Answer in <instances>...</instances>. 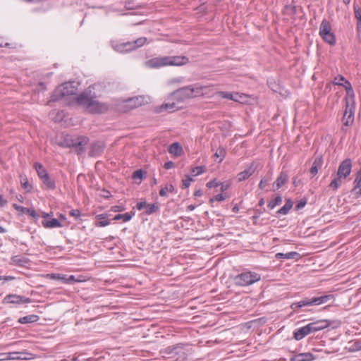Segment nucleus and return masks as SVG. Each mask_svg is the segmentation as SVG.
Here are the masks:
<instances>
[{
  "label": "nucleus",
  "mask_w": 361,
  "mask_h": 361,
  "mask_svg": "<svg viewBox=\"0 0 361 361\" xmlns=\"http://www.w3.org/2000/svg\"><path fill=\"white\" fill-rule=\"evenodd\" d=\"M75 99L78 105L90 113H103L108 109L106 104L99 103L94 97L91 95L90 90H86L77 96Z\"/></svg>",
  "instance_id": "f257e3e1"
},
{
  "label": "nucleus",
  "mask_w": 361,
  "mask_h": 361,
  "mask_svg": "<svg viewBox=\"0 0 361 361\" xmlns=\"http://www.w3.org/2000/svg\"><path fill=\"white\" fill-rule=\"evenodd\" d=\"M352 161L350 159H345L339 165L336 176L329 185V188L333 190H336L342 184L343 180L345 179L351 172Z\"/></svg>",
  "instance_id": "f03ea898"
},
{
  "label": "nucleus",
  "mask_w": 361,
  "mask_h": 361,
  "mask_svg": "<svg viewBox=\"0 0 361 361\" xmlns=\"http://www.w3.org/2000/svg\"><path fill=\"white\" fill-rule=\"evenodd\" d=\"M334 299V296L331 294L324 295L319 297H314L312 298H305L299 302L293 303L290 307L295 310L297 308H300L307 305H319L324 304L329 301H333Z\"/></svg>",
  "instance_id": "7ed1b4c3"
},
{
  "label": "nucleus",
  "mask_w": 361,
  "mask_h": 361,
  "mask_svg": "<svg viewBox=\"0 0 361 361\" xmlns=\"http://www.w3.org/2000/svg\"><path fill=\"white\" fill-rule=\"evenodd\" d=\"M78 88L73 82H68L59 86L51 96L52 101H58L63 97L76 94Z\"/></svg>",
  "instance_id": "20e7f679"
},
{
  "label": "nucleus",
  "mask_w": 361,
  "mask_h": 361,
  "mask_svg": "<svg viewBox=\"0 0 361 361\" xmlns=\"http://www.w3.org/2000/svg\"><path fill=\"white\" fill-rule=\"evenodd\" d=\"M261 276L259 274L252 271L243 272L234 278V283L237 286H246L259 281Z\"/></svg>",
  "instance_id": "39448f33"
},
{
  "label": "nucleus",
  "mask_w": 361,
  "mask_h": 361,
  "mask_svg": "<svg viewBox=\"0 0 361 361\" xmlns=\"http://www.w3.org/2000/svg\"><path fill=\"white\" fill-rule=\"evenodd\" d=\"M150 66L153 68H159L164 66H180V58L164 56L155 58L149 61Z\"/></svg>",
  "instance_id": "423d86ee"
},
{
  "label": "nucleus",
  "mask_w": 361,
  "mask_h": 361,
  "mask_svg": "<svg viewBox=\"0 0 361 361\" xmlns=\"http://www.w3.org/2000/svg\"><path fill=\"white\" fill-rule=\"evenodd\" d=\"M207 88L206 86L190 85L182 87V98H193L203 95L204 90Z\"/></svg>",
  "instance_id": "0eeeda50"
},
{
  "label": "nucleus",
  "mask_w": 361,
  "mask_h": 361,
  "mask_svg": "<svg viewBox=\"0 0 361 361\" xmlns=\"http://www.w3.org/2000/svg\"><path fill=\"white\" fill-rule=\"evenodd\" d=\"M331 30L329 23L326 20H322L320 25L319 34L326 43L331 45L335 42V36L331 32Z\"/></svg>",
  "instance_id": "6e6552de"
},
{
  "label": "nucleus",
  "mask_w": 361,
  "mask_h": 361,
  "mask_svg": "<svg viewBox=\"0 0 361 361\" xmlns=\"http://www.w3.org/2000/svg\"><path fill=\"white\" fill-rule=\"evenodd\" d=\"M30 301L31 300L29 298H26L16 294H9L6 295L4 299V302L11 304L29 303L30 302Z\"/></svg>",
  "instance_id": "1a4fd4ad"
},
{
  "label": "nucleus",
  "mask_w": 361,
  "mask_h": 361,
  "mask_svg": "<svg viewBox=\"0 0 361 361\" xmlns=\"http://www.w3.org/2000/svg\"><path fill=\"white\" fill-rule=\"evenodd\" d=\"M89 140L86 137H79L76 140H71V147L76 149L78 154H81L85 150V146Z\"/></svg>",
  "instance_id": "9d476101"
},
{
  "label": "nucleus",
  "mask_w": 361,
  "mask_h": 361,
  "mask_svg": "<svg viewBox=\"0 0 361 361\" xmlns=\"http://www.w3.org/2000/svg\"><path fill=\"white\" fill-rule=\"evenodd\" d=\"M257 166L254 163L250 164L242 172H240L237 175V178L239 182L243 181L249 178L255 171Z\"/></svg>",
  "instance_id": "9b49d317"
},
{
  "label": "nucleus",
  "mask_w": 361,
  "mask_h": 361,
  "mask_svg": "<svg viewBox=\"0 0 361 361\" xmlns=\"http://www.w3.org/2000/svg\"><path fill=\"white\" fill-rule=\"evenodd\" d=\"M343 124L345 126H349L354 121V111L352 107H349V102L346 98V109L343 116Z\"/></svg>",
  "instance_id": "f8f14e48"
},
{
  "label": "nucleus",
  "mask_w": 361,
  "mask_h": 361,
  "mask_svg": "<svg viewBox=\"0 0 361 361\" xmlns=\"http://www.w3.org/2000/svg\"><path fill=\"white\" fill-rule=\"evenodd\" d=\"M178 109V108L176 106V104L175 102H166L157 107L156 112L162 113L164 111H167L169 113H171L175 111Z\"/></svg>",
  "instance_id": "ddd939ff"
},
{
  "label": "nucleus",
  "mask_w": 361,
  "mask_h": 361,
  "mask_svg": "<svg viewBox=\"0 0 361 361\" xmlns=\"http://www.w3.org/2000/svg\"><path fill=\"white\" fill-rule=\"evenodd\" d=\"M105 146L102 142H95L92 145L91 149L89 152L90 156L96 157L103 152Z\"/></svg>",
  "instance_id": "4468645a"
},
{
  "label": "nucleus",
  "mask_w": 361,
  "mask_h": 361,
  "mask_svg": "<svg viewBox=\"0 0 361 361\" xmlns=\"http://www.w3.org/2000/svg\"><path fill=\"white\" fill-rule=\"evenodd\" d=\"M311 332H315L325 329L329 326V322L326 320H321L308 324Z\"/></svg>",
  "instance_id": "2eb2a0df"
},
{
  "label": "nucleus",
  "mask_w": 361,
  "mask_h": 361,
  "mask_svg": "<svg viewBox=\"0 0 361 361\" xmlns=\"http://www.w3.org/2000/svg\"><path fill=\"white\" fill-rule=\"evenodd\" d=\"M312 333L309 324L296 329L294 332V338L297 341L302 339L305 336Z\"/></svg>",
  "instance_id": "dca6fc26"
},
{
  "label": "nucleus",
  "mask_w": 361,
  "mask_h": 361,
  "mask_svg": "<svg viewBox=\"0 0 361 361\" xmlns=\"http://www.w3.org/2000/svg\"><path fill=\"white\" fill-rule=\"evenodd\" d=\"M314 356L310 353H300L290 359V361H312Z\"/></svg>",
  "instance_id": "f3484780"
},
{
  "label": "nucleus",
  "mask_w": 361,
  "mask_h": 361,
  "mask_svg": "<svg viewBox=\"0 0 361 361\" xmlns=\"http://www.w3.org/2000/svg\"><path fill=\"white\" fill-rule=\"evenodd\" d=\"M45 228H52L57 227H62V224L57 219H51V220H44L42 222Z\"/></svg>",
  "instance_id": "a211bd4d"
},
{
  "label": "nucleus",
  "mask_w": 361,
  "mask_h": 361,
  "mask_svg": "<svg viewBox=\"0 0 361 361\" xmlns=\"http://www.w3.org/2000/svg\"><path fill=\"white\" fill-rule=\"evenodd\" d=\"M39 319V316H37L36 314H30V315L20 317L18 319V322L20 324L33 323V322L38 321Z\"/></svg>",
  "instance_id": "6ab92c4d"
},
{
  "label": "nucleus",
  "mask_w": 361,
  "mask_h": 361,
  "mask_svg": "<svg viewBox=\"0 0 361 361\" xmlns=\"http://www.w3.org/2000/svg\"><path fill=\"white\" fill-rule=\"evenodd\" d=\"M221 95L224 98L229 99L235 102H242L241 99L243 98V96L238 93L232 94L230 92H221Z\"/></svg>",
  "instance_id": "aec40b11"
},
{
  "label": "nucleus",
  "mask_w": 361,
  "mask_h": 361,
  "mask_svg": "<svg viewBox=\"0 0 361 361\" xmlns=\"http://www.w3.org/2000/svg\"><path fill=\"white\" fill-rule=\"evenodd\" d=\"M35 169L37 173L38 176L40 178V179H42L49 175L46 169L40 163H35Z\"/></svg>",
  "instance_id": "412c9836"
},
{
  "label": "nucleus",
  "mask_w": 361,
  "mask_h": 361,
  "mask_svg": "<svg viewBox=\"0 0 361 361\" xmlns=\"http://www.w3.org/2000/svg\"><path fill=\"white\" fill-rule=\"evenodd\" d=\"M293 204V203L290 200H287L285 204L277 211L276 214L282 215L287 214L289 210L292 208Z\"/></svg>",
  "instance_id": "4be33fe9"
},
{
  "label": "nucleus",
  "mask_w": 361,
  "mask_h": 361,
  "mask_svg": "<svg viewBox=\"0 0 361 361\" xmlns=\"http://www.w3.org/2000/svg\"><path fill=\"white\" fill-rule=\"evenodd\" d=\"M299 254L296 252H290L287 253H281L279 252L276 253L275 257L277 259H295V257H298Z\"/></svg>",
  "instance_id": "5701e85b"
},
{
  "label": "nucleus",
  "mask_w": 361,
  "mask_h": 361,
  "mask_svg": "<svg viewBox=\"0 0 361 361\" xmlns=\"http://www.w3.org/2000/svg\"><path fill=\"white\" fill-rule=\"evenodd\" d=\"M149 42L147 41V39L146 37H140L135 39L133 42H126L121 43L120 45H144L145 44H149Z\"/></svg>",
  "instance_id": "b1692460"
},
{
  "label": "nucleus",
  "mask_w": 361,
  "mask_h": 361,
  "mask_svg": "<svg viewBox=\"0 0 361 361\" xmlns=\"http://www.w3.org/2000/svg\"><path fill=\"white\" fill-rule=\"evenodd\" d=\"M355 16L357 20V30L358 32H361V8L354 6Z\"/></svg>",
  "instance_id": "393cba45"
},
{
  "label": "nucleus",
  "mask_w": 361,
  "mask_h": 361,
  "mask_svg": "<svg viewBox=\"0 0 361 361\" xmlns=\"http://www.w3.org/2000/svg\"><path fill=\"white\" fill-rule=\"evenodd\" d=\"M11 261L13 264L23 266L25 264L27 263L28 259L24 257L16 255L11 257Z\"/></svg>",
  "instance_id": "a878e982"
},
{
  "label": "nucleus",
  "mask_w": 361,
  "mask_h": 361,
  "mask_svg": "<svg viewBox=\"0 0 361 361\" xmlns=\"http://www.w3.org/2000/svg\"><path fill=\"white\" fill-rule=\"evenodd\" d=\"M288 180V176L286 174L283 173H281L280 176L277 178L276 180V188L279 189L281 188Z\"/></svg>",
  "instance_id": "bb28decb"
},
{
  "label": "nucleus",
  "mask_w": 361,
  "mask_h": 361,
  "mask_svg": "<svg viewBox=\"0 0 361 361\" xmlns=\"http://www.w3.org/2000/svg\"><path fill=\"white\" fill-rule=\"evenodd\" d=\"M41 180H42L43 183L46 185L47 188L54 189L56 188L55 181L54 180L50 178L49 175L45 176Z\"/></svg>",
  "instance_id": "cd10ccee"
},
{
  "label": "nucleus",
  "mask_w": 361,
  "mask_h": 361,
  "mask_svg": "<svg viewBox=\"0 0 361 361\" xmlns=\"http://www.w3.org/2000/svg\"><path fill=\"white\" fill-rule=\"evenodd\" d=\"M133 215H134V214H131L130 213H126V214H116L114 217L113 220H114V221L123 220V221L126 222V221H130L132 219Z\"/></svg>",
  "instance_id": "c85d7f7f"
},
{
  "label": "nucleus",
  "mask_w": 361,
  "mask_h": 361,
  "mask_svg": "<svg viewBox=\"0 0 361 361\" xmlns=\"http://www.w3.org/2000/svg\"><path fill=\"white\" fill-rule=\"evenodd\" d=\"M159 210V205L157 204H147L145 209V214L147 215L156 213Z\"/></svg>",
  "instance_id": "c756f323"
},
{
  "label": "nucleus",
  "mask_w": 361,
  "mask_h": 361,
  "mask_svg": "<svg viewBox=\"0 0 361 361\" xmlns=\"http://www.w3.org/2000/svg\"><path fill=\"white\" fill-rule=\"evenodd\" d=\"M174 190V187L171 184H168L165 187L162 188L159 190V195L161 197H165L169 192H173Z\"/></svg>",
  "instance_id": "7c9ffc66"
},
{
  "label": "nucleus",
  "mask_w": 361,
  "mask_h": 361,
  "mask_svg": "<svg viewBox=\"0 0 361 361\" xmlns=\"http://www.w3.org/2000/svg\"><path fill=\"white\" fill-rule=\"evenodd\" d=\"M169 152L171 154H175L176 156L180 155V147L178 142L173 143L170 145Z\"/></svg>",
  "instance_id": "2f4dec72"
},
{
  "label": "nucleus",
  "mask_w": 361,
  "mask_h": 361,
  "mask_svg": "<svg viewBox=\"0 0 361 361\" xmlns=\"http://www.w3.org/2000/svg\"><path fill=\"white\" fill-rule=\"evenodd\" d=\"M51 278L52 279H61V280H62L63 281H64L65 283H71L73 282L76 281V280L75 279L74 276H70L68 278H66L64 276H61L60 274H52L51 275Z\"/></svg>",
  "instance_id": "473e14b6"
},
{
  "label": "nucleus",
  "mask_w": 361,
  "mask_h": 361,
  "mask_svg": "<svg viewBox=\"0 0 361 361\" xmlns=\"http://www.w3.org/2000/svg\"><path fill=\"white\" fill-rule=\"evenodd\" d=\"M282 202V197L281 195H278L275 197V199L272 201H271L267 207L270 209H273L275 207L281 204Z\"/></svg>",
  "instance_id": "72a5a7b5"
},
{
  "label": "nucleus",
  "mask_w": 361,
  "mask_h": 361,
  "mask_svg": "<svg viewBox=\"0 0 361 361\" xmlns=\"http://www.w3.org/2000/svg\"><path fill=\"white\" fill-rule=\"evenodd\" d=\"M139 98H130L126 101L127 106H130V108H135L137 107L140 103L137 102Z\"/></svg>",
  "instance_id": "f704fd0d"
},
{
  "label": "nucleus",
  "mask_w": 361,
  "mask_h": 361,
  "mask_svg": "<svg viewBox=\"0 0 361 361\" xmlns=\"http://www.w3.org/2000/svg\"><path fill=\"white\" fill-rule=\"evenodd\" d=\"M214 156L217 158H219V162H221L226 156V150L224 148H219L216 153L214 154Z\"/></svg>",
  "instance_id": "c9c22d12"
},
{
  "label": "nucleus",
  "mask_w": 361,
  "mask_h": 361,
  "mask_svg": "<svg viewBox=\"0 0 361 361\" xmlns=\"http://www.w3.org/2000/svg\"><path fill=\"white\" fill-rule=\"evenodd\" d=\"M355 188H360V192L361 194V169L357 172L356 178L354 180Z\"/></svg>",
  "instance_id": "e433bc0d"
},
{
  "label": "nucleus",
  "mask_w": 361,
  "mask_h": 361,
  "mask_svg": "<svg viewBox=\"0 0 361 361\" xmlns=\"http://www.w3.org/2000/svg\"><path fill=\"white\" fill-rule=\"evenodd\" d=\"M350 349L353 351L361 350V340L355 341L350 347Z\"/></svg>",
  "instance_id": "4c0bfd02"
},
{
  "label": "nucleus",
  "mask_w": 361,
  "mask_h": 361,
  "mask_svg": "<svg viewBox=\"0 0 361 361\" xmlns=\"http://www.w3.org/2000/svg\"><path fill=\"white\" fill-rule=\"evenodd\" d=\"M144 172L142 169H138L133 173V178L142 180L143 178Z\"/></svg>",
  "instance_id": "58836bf2"
},
{
  "label": "nucleus",
  "mask_w": 361,
  "mask_h": 361,
  "mask_svg": "<svg viewBox=\"0 0 361 361\" xmlns=\"http://www.w3.org/2000/svg\"><path fill=\"white\" fill-rule=\"evenodd\" d=\"M344 81H345L344 77L341 75H339L334 78L333 82L334 85H342L343 82H344Z\"/></svg>",
  "instance_id": "ea45409f"
},
{
  "label": "nucleus",
  "mask_w": 361,
  "mask_h": 361,
  "mask_svg": "<svg viewBox=\"0 0 361 361\" xmlns=\"http://www.w3.org/2000/svg\"><path fill=\"white\" fill-rule=\"evenodd\" d=\"M25 214H26L36 219L38 218V215L37 214L35 210H34L32 209L27 208Z\"/></svg>",
  "instance_id": "a19ab883"
},
{
  "label": "nucleus",
  "mask_w": 361,
  "mask_h": 361,
  "mask_svg": "<svg viewBox=\"0 0 361 361\" xmlns=\"http://www.w3.org/2000/svg\"><path fill=\"white\" fill-rule=\"evenodd\" d=\"M193 176H197L204 172V168L202 166H197L192 169V171Z\"/></svg>",
  "instance_id": "79ce46f5"
},
{
  "label": "nucleus",
  "mask_w": 361,
  "mask_h": 361,
  "mask_svg": "<svg viewBox=\"0 0 361 361\" xmlns=\"http://www.w3.org/2000/svg\"><path fill=\"white\" fill-rule=\"evenodd\" d=\"M342 86H343L345 88L347 93L352 92L353 87L350 82H348V80H345L344 83H343Z\"/></svg>",
  "instance_id": "37998d69"
},
{
  "label": "nucleus",
  "mask_w": 361,
  "mask_h": 361,
  "mask_svg": "<svg viewBox=\"0 0 361 361\" xmlns=\"http://www.w3.org/2000/svg\"><path fill=\"white\" fill-rule=\"evenodd\" d=\"M137 7H138L137 6H135L133 2H131V1H127L125 4V8L127 10H133V9H135L136 8H137Z\"/></svg>",
  "instance_id": "c03bdc74"
},
{
  "label": "nucleus",
  "mask_w": 361,
  "mask_h": 361,
  "mask_svg": "<svg viewBox=\"0 0 361 361\" xmlns=\"http://www.w3.org/2000/svg\"><path fill=\"white\" fill-rule=\"evenodd\" d=\"M322 163H323V159L320 157H317L315 159L312 165L316 166L317 167H318L319 169L322 167Z\"/></svg>",
  "instance_id": "a18cd8bd"
},
{
  "label": "nucleus",
  "mask_w": 361,
  "mask_h": 361,
  "mask_svg": "<svg viewBox=\"0 0 361 361\" xmlns=\"http://www.w3.org/2000/svg\"><path fill=\"white\" fill-rule=\"evenodd\" d=\"M69 214L77 219L80 216L81 212L79 209H72L70 211Z\"/></svg>",
  "instance_id": "49530a36"
},
{
  "label": "nucleus",
  "mask_w": 361,
  "mask_h": 361,
  "mask_svg": "<svg viewBox=\"0 0 361 361\" xmlns=\"http://www.w3.org/2000/svg\"><path fill=\"white\" fill-rule=\"evenodd\" d=\"M8 355L11 357H12V356L18 357V355H30V354L27 353H25V352H12V353H8ZM9 360H13V359L11 357H9Z\"/></svg>",
  "instance_id": "de8ad7c7"
},
{
  "label": "nucleus",
  "mask_w": 361,
  "mask_h": 361,
  "mask_svg": "<svg viewBox=\"0 0 361 361\" xmlns=\"http://www.w3.org/2000/svg\"><path fill=\"white\" fill-rule=\"evenodd\" d=\"M115 48H116L115 49L116 51H117L118 52H121V53H127V52L131 51H133L134 49L133 48H131V49H129L124 50L123 49L124 47H120V46L115 47Z\"/></svg>",
  "instance_id": "09e8293b"
},
{
  "label": "nucleus",
  "mask_w": 361,
  "mask_h": 361,
  "mask_svg": "<svg viewBox=\"0 0 361 361\" xmlns=\"http://www.w3.org/2000/svg\"><path fill=\"white\" fill-rule=\"evenodd\" d=\"M20 182H21V184H22L23 188L27 189L29 184H28L27 178L25 176L21 177Z\"/></svg>",
  "instance_id": "8fccbe9b"
},
{
  "label": "nucleus",
  "mask_w": 361,
  "mask_h": 361,
  "mask_svg": "<svg viewBox=\"0 0 361 361\" xmlns=\"http://www.w3.org/2000/svg\"><path fill=\"white\" fill-rule=\"evenodd\" d=\"M110 224L109 220L100 221L96 223V226L99 227H103L109 225Z\"/></svg>",
  "instance_id": "3c124183"
},
{
  "label": "nucleus",
  "mask_w": 361,
  "mask_h": 361,
  "mask_svg": "<svg viewBox=\"0 0 361 361\" xmlns=\"http://www.w3.org/2000/svg\"><path fill=\"white\" fill-rule=\"evenodd\" d=\"M224 200H225V197L222 194H218L214 198L211 199V201L216 200L218 202H221Z\"/></svg>",
  "instance_id": "603ef678"
},
{
  "label": "nucleus",
  "mask_w": 361,
  "mask_h": 361,
  "mask_svg": "<svg viewBox=\"0 0 361 361\" xmlns=\"http://www.w3.org/2000/svg\"><path fill=\"white\" fill-rule=\"evenodd\" d=\"M13 207L18 211L20 212H23V213H25V210L27 209L26 207H24L23 206H20V205H18L16 204H14L13 205Z\"/></svg>",
  "instance_id": "864d4df0"
},
{
  "label": "nucleus",
  "mask_w": 361,
  "mask_h": 361,
  "mask_svg": "<svg viewBox=\"0 0 361 361\" xmlns=\"http://www.w3.org/2000/svg\"><path fill=\"white\" fill-rule=\"evenodd\" d=\"M219 185L218 183L216 182L215 180H212L209 182H208L207 183V186L209 188H216Z\"/></svg>",
  "instance_id": "5fc2aeb1"
},
{
  "label": "nucleus",
  "mask_w": 361,
  "mask_h": 361,
  "mask_svg": "<svg viewBox=\"0 0 361 361\" xmlns=\"http://www.w3.org/2000/svg\"><path fill=\"white\" fill-rule=\"evenodd\" d=\"M147 203L145 202H140L137 204L136 207L138 210H141L144 208L146 209Z\"/></svg>",
  "instance_id": "6e6d98bb"
},
{
  "label": "nucleus",
  "mask_w": 361,
  "mask_h": 361,
  "mask_svg": "<svg viewBox=\"0 0 361 361\" xmlns=\"http://www.w3.org/2000/svg\"><path fill=\"white\" fill-rule=\"evenodd\" d=\"M268 181H269L268 179L262 178L259 184V188L263 189L267 184Z\"/></svg>",
  "instance_id": "4d7b16f0"
},
{
  "label": "nucleus",
  "mask_w": 361,
  "mask_h": 361,
  "mask_svg": "<svg viewBox=\"0 0 361 361\" xmlns=\"http://www.w3.org/2000/svg\"><path fill=\"white\" fill-rule=\"evenodd\" d=\"M175 166L174 163L171 161H167L164 164V168L166 169H170L173 168Z\"/></svg>",
  "instance_id": "13d9d810"
},
{
  "label": "nucleus",
  "mask_w": 361,
  "mask_h": 361,
  "mask_svg": "<svg viewBox=\"0 0 361 361\" xmlns=\"http://www.w3.org/2000/svg\"><path fill=\"white\" fill-rule=\"evenodd\" d=\"M59 145L63 147H71V140H65L63 142H60Z\"/></svg>",
  "instance_id": "bf43d9fd"
},
{
  "label": "nucleus",
  "mask_w": 361,
  "mask_h": 361,
  "mask_svg": "<svg viewBox=\"0 0 361 361\" xmlns=\"http://www.w3.org/2000/svg\"><path fill=\"white\" fill-rule=\"evenodd\" d=\"M112 211L115 212H122L125 209V208L123 207V206H114L112 207Z\"/></svg>",
  "instance_id": "052dcab7"
},
{
  "label": "nucleus",
  "mask_w": 361,
  "mask_h": 361,
  "mask_svg": "<svg viewBox=\"0 0 361 361\" xmlns=\"http://www.w3.org/2000/svg\"><path fill=\"white\" fill-rule=\"evenodd\" d=\"M319 168L316 166L312 165L310 168V173L312 176H315L318 172Z\"/></svg>",
  "instance_id": "680f3d73"
},
{
  "label": "nucleus",
  "mask_w": 361,
  "mask_h": 361,
  "mask_svg": "<svg viewBox=\"0 0 361 361\" xmlns=\"http://www.w3.org/2000/svg\"><path fill=\"white\" fill-rule=\"evenodd\" d=\"M9 357H11V356H9L8 353H0V361L8 360Z\"/></svg>",
  "instance_id": "e2e57ef3"
},
{
  "label": "nucleus",
  "mask_w": 361,
  "mask_h": 361,
  "mask_svg": "<svg viewBox=\"0 0 361 361\" xmlns=\"http://www.w3.org/2000/svg\"><path fill=\"white\" fill-rule=\"evenodd\" d=\"M27 355H18V357H14L12 356V359H16V360H27L30 359V357L26 356Z\"/></svg>",
  "instance_id": "0e129e2a"
},
{
  "label": "nucleus",
  "mask_w": 361,
  "mask_h": 361,
  "mask_svg": "<svg viewBox=\"0 0 361 361\" xmlns=\"http://www.w3.org/2000/svg\"><path fill=\"white\" fill-rule=\"evenodd\" d=\"M192 180V179L190 178H188L185 180H182L183 185L185 186V188L188 187L190 185V182Z\"/></svg>",
  "instance_id": "69168bd1"
},
{
  "label": "nucleus",
  "mask_w": 361,
  "mask_h": 361,
  "mask_svg": "<svg viewBox=\"0 0 361 361\" xmlns=\"http://www.w3.org/2000/svg\"><path fill=\"white\" fill-rule=\"evenodd\" d=\"M306 204V201L305 200H301L297 205H296V208L298 209H300L302 207H305V205Z\"/></svg>",
  "instance_id": "338daca9"
},
{
  "label": "nucleus",
  "mask_w": 361,
  "mask_h": 361,
  "mask_svg": "<svg viewBox=\"0 0 361 361\" xmlns=\"http://www.w3.org/2000/svg\"><path fill=\"white\" fill-rule=\"evenodd\" d=\"M0 45H10V44L6 41L4 37H0Z\"/></svg>",
  "instance_id": "774afa93"
}]
</instances>
